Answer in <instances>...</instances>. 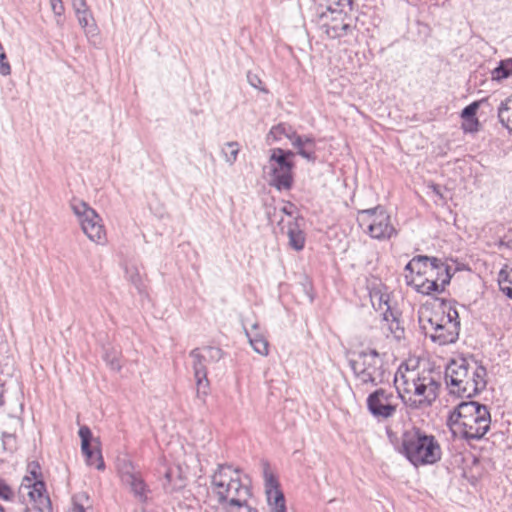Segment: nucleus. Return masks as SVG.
Here are the masks:
<instances>
[{
    "label": "nucleus",
    "mask_w": 512,
    "mask_h": 512,
    "mask_svg": "<svg viewBox=\"0 0 512 512\" xmlns=\"http://www.w3.org/2000/svg\"><path fill=\"white\" fill-rule=\"evenodd\" d=\"M395 383L398 396L391 390L379 388L367 397V409L375 418L388 419L394 416L398 397L414 409L430 406L436 400L440 388V383L431 372L420 375L409 369L405 373L399 369L395 375Z\"/></svg>",
    "instance_id": "f257e3e1"
},
{
    "label": "nucleus",
    "mask_w": 512,
    "mask_h": 512,
    "mask_svg": "<svg viewBox=\"0 0 512 512\" xmlns=\"http://www.w3.org/2000/svg\"><path fill=\"white\" fill-rule=\"evenodd\" d=\"M211 490L226 512H257L247 504L250 489L241 482L240 471L231 465H218L211 476Z\"/></svg>",
    "instance_id": "f03ea898"
},
{
    "label": "nucleus",
    "mask_w": 512,
    "mask_h": 512,
    "mask_svg": "<svg viewBox=\"0 0 512 512\" xmlns=\"http://www.w3.org/2000/svg\"><path fill=\"white\" fill-rule=\"evenodd\" d=\"M402 452L415 466L433 464L441 457V449L435 438L419 428H412L403 433Z\"/></svg>",
    "instance_id": "7ed1b4c3"
},
{
    "label": "nucleus",
    "mask_w": 512,
    "mask_h": 512,
    "mask_svg": "<svg viewBox=\"0 0 512 512\" xmlns=\"http://www.w3.org/2000/svg\"><path fill=\"white\" fill-rule=\"evenodd\" d=\"M348 362L359 384L377 386L385 381L384 362L375 349L353 352Z\"/></svg>",
    "instance_id": "20e7f679"
},
{
    "label": "nucleus",
    "mask_w": 512,
    "mask_h": 512,
    "mask_svg": "<svg viewBox=\"0 0 512 512\" xmlns=\"http://www.w3.org/2000/svg\"><path fill=\"white\" fill-rule=\"evenodd\" d=\"M432 265L426 269L425 276L406 275V283L422 294L441 293L448 284V265L432 257Z\"/></svg>",
    "instance_id": "39448f33"
},
{
    "label": "nucleus",
    "mask_w": 512,
    "mask_h": 512,
    "mask_svg": "<svg viewBox=\"0 0 512 512\" xmlns=\"http://www.w3.org/2000/svg\"><path fill=\"white\" fill-rule=\"evenodd\" d=\"M33 478L24 477L16 494V501L24 504L23 512H30L27 500L32 504L33 508L40 512H50L51 502L46 494L45 484L37 479L35 471L31 472Z\"/></svg>",
    "instance_id": "423d86ee"
},
{
    "label": "nucleus",
    "mask_w": 512,
    "mask_h": 512,
    "mask_svg": "<svg viewBox=\"0 0 512 512\" xmlns=\"http://www.w3.org/2000/svg\"><path fill=\"white\" fill-rule=\"evenodd\" d=\"M70 207L78 218L81 229L84 234L96 244H104L106 242V232L102 219L98 213L91 208L86 202L73 199Z\"/></svg>",
    "instance_id": "0eeeda50"
},
{
    "label": "nucleus",
    "mask_w": 512,
    "mask_h": 512,
    "mask_svg": "<svg viewBox=\"0 0 512 512\" xmlns=\"http://www.w3.org/2000/svg\"><path fill=\"white\" fill-rule=\"evenodd\" d=\"M357 220L360 227L374 239H389L396 233L389 214L381 206L360 211Z\"/></svg>",
    "instance_id": "6e6552de"
},
{
    "label": "nucleus",
    "mask_w": 512,
    "mask_h": 512,
    "mask_svg": "<svg viewBox=\"0 0 512 512\" xmlns=\"http://www.w3.org/2000/svg\"><path fill=\"white\" fill-rule=\"evenodd\" d=\"M294 156L290 150L274 148L269 158L271 169L270 183L277 189H289L292 185V168L293 163L289 160Z\"/></svg>",
    "instance_id": "1a4fd4ad"
},
{
    "label": "nucleus",
    "mask_w": 512,
    "mask_h": 512,
    "mask_svg": "<svg viewBox=\"0 0 512 512\" xmlns=\"http://www.w3.org/2000/svg\"><path fill=\"white\" fill-rule=\"evenodd\" d=\"M472 419V422L466 420L454 423L452 430H450L453 442H456L458 438L468 441L479 440L488 432L491 423L490 413H488V417H485V422H480L476 417H472Z\"/></svg>",
    "instance_id": "9d476101"
},
{
    "label": "nucleus",
    "mask_w": 512,
    "mask_h": 512,
    "mask_svg": "<svg viewBox=\"0 0 512 512\" xmlns=\"http://www.w3.org/2000/svg\"><path fill=\"white\" fill-rule=\"evenodd\" d=\"M447 323L448 317L445 318L443 316L439 320L432 317L429 318L428 325L423 326L426 337H428L435 345L434 352L443 360H445L446 345L448 344V328L446 327Z\"/></svg>",
    "instance_id": "9b49d317"
},
{
    "label": "nucleus",
    "mask_w": 512,
    "mask_h": 512,
    "mask_svg": "<svg viewBox=\"0 0 512 512\" xmlns=\"http://www.w3.org/2000/svg\"><path fill=\"white\" fill-rule=\"evenodd\" d=\"M488 408L475 401H461L456 404L454 409L450 411V430L454 423H460L468 420L472 422V417H476L480 422H485L488 417Z\"/></svg>",
    "instance_id": "f8f14e48"
},
{
    "label": "nucleus",
    "mask_w": 512,
    "mask_h": 512,
    "mask_svg": "<svg viewBox=\"0 0 512 512\" xmlns=\"http://www.w3.org/2000/svg\"><path fill=\"white\" fill-rule=\"evenodd\" d=\"M487 370L484 366L479 365L473 372L472 378H467L464 380L460 389L452 390L450 389V395L457 393L458 395L453 397L454 400H458L459 397H467L471 398L477 393L483 391L486 388L487 381Z\"/></svg>",
    "instance_id": "ddd939ff"
},
{
    "label": "nucleus",
    "mask_w": 512,
    "mask_h": 512,
    "mask_svg": "<svg viewBox=\"0 0 512 512\" xmlns=\"http://www.w3.org/2000/svg\"><path fill=\"white\" fill-rule=\"evenodd\" d=\"M81 439V450L86 458V463L89 466H94L98 470H103L105 467L101 451L98 447H92V432L89 427L81 426L78 431Z\"/></svg>",
    "instance_id": "4468645a"
},
{
    "label": "nucleus",
    "mask_w": 512,
    "mask_h": 512,
    "mask_svg": "<svg viewBox=\"0 0 512 512\" xmlns=\"http://www.w3.org/2000/svg\"><path fill=\"white\" fill-rule=\"evenodd\" d=\"M351 17L318 20L320 29L329 38L336 39L352 33L354 26Z\"/></svg>",
    "instance_id": "2eb2a0df"
},
{
    "label": "nucleus",
    "mask_w": 512,
    "mask_h": 512,
    "mask_svg": "<svg viewBox=\"0 0 512 512\" xmlns=\"http://www.w3.org/2000/svg\"><path fill=\"white\" fill-rule=\"evenodd\" d=\"M469 374V361L457 352L450 355V386L460 389Z\"/></svg>",
    "instance_id": "dca6fc26"
},
{
    "label": "nucleus",
    "mask_w": 512,
    "mask_h": 512,
    "mask_svg": "<svg viewBox=\"0 0 512 512\" xmlns=\"http://www.w3.org/2000/svg\"><path fill=\"white\" fill-rule=\"evenodd\" d=\"M450 465L457 466L460 476L466 479H476L477 475L473 472L474 468H478L479 459L470 452H457L450 455Z\"/></svg>",
    "instance_id": "f3484780"
},
{
    "label": "nucleus",
    "mask_w": 512,
    "mask_h": 512,
    "mask_svg": "<svg viewBox=\"0 0 512 512\" xmlns=\"http://www.w3.org/2000/svg\"><path fill=\"white\" fill-rule=\"evenodd\" d=\"M189 356L192 359V367L194 370V377L197 384L198 394L203 393L204 395L208 392L209 381L207 379L206 363L202 356L201 350L196 348L193 349Z\"/></svg>",
    "instance_id": "a211bd4d"
},
{
    "label": "nucleus",
    "mask_w": 512,
    "mask_h": 512,
    "mask_svg": "<svg viewBox=\"0 0 512 512\" xmlns=\"http://www.w3.org/2000/svg\"><path fill=\"white\" fill-rule=\"evenodd\" d=\"M487 102V98H483L481 100L474 101L463 108L460 113V117L462 119L461 128L465 133H476L480 130L481 124L477 118V111L479 107Z\"/></svg>",
    "instance_id": "6ab92c4d"
},
{
    "label": "nucleus",
    "mask_w": 512,
    "mask_h": 512,
    "mask_svg": "<svg viewBox=\"0 0 512 512\" xmlns=\"http://www.w3.org/2000/svg\"><path fill=\"white\" fill-rule=\"evenodd\" d=\"M122 482L129 486L135 496L143 499L145 497V483L138 472L130 465H124L120 470Z\"/></svg>",
    "instance_id": "aec40b11"
},
{
    "label": "nucleus",
    "mask_w": 512,
    "mask_h": 512,
    "mask_svg": "<svg viewBox=\"0 0 512 512\" xmlns=\"http://www.w3.org/2000/svg\"><path fill=\"white\" fill-rule=\"evenodd\" d=\"M266 493L270 512H286L284 495L278 489L277 480L272 475L266 477Z\"/></svg>",
    "instance_id": "412c9836"
},
{
    "label": "nucleus",
    "mask_w": 512,
    "mask_h": 512,
    "mask_svg": "<svg viewBox=\"0 0 512 512\" xmlns=\"http://www.w3.org/2000/svg\"><path fill=\"white\" fill-rule=\"evenodd\" d=\"M287 236L289 238V245L296 251H300L305 245V234L300 227L297 218L290 220L287 223Z\"/></svg>",
    "instance_id": "4be33fe9"
},
{
    "label": "nucleus",
    "mask_w": 512,
    "mask_h": 512,
    "mask_svg": "<svg viewBox=\"0 0 512 512\" xmlns=\"http://www.w3.org/2000/svg\"><path fill=\"white\" fill-rule=\"evenodd\" d=\"M292 145L297 149V153L307 159L308 161H314L315 155V140L311 137L294 136Z\"/></svg>",
    "instance_id": "5701e85b"
},
{
    "label": "nucleus",
    "mask_w": 512,
    "mask_h": 512,
    "mask_svg": "<svg viewBox=\"0 0 512 512\" xmlns=\"http://www.w3.org/2000/svg\"><path fill=\"white\" fill-rule=\"evenodd\" d=\"M257 329L258 324L255 323L252 325L251 332L245 329V334L253 350L262 356H267L269 353V343L263 335L257 332Z\"/></svg>",
    "instance_id": "b1692460"
},
{
    "label": "nucleus",
    "mask_w": 512,
    "mask_h": 512,
    "mask_svg": "<svg viewBox=\"0 0 512 512\" xmlns=\"http://www.w3.org/2000/svg\"><path fill=\"white\" fill-rule=\"evenodd\" d=\"M432 258L427 256H416L405 266V276H425L426 269L432 265Z\"/></svg>",
    "instance_id": "393cba45"
},
{
    "label": "nucleus",
    "mask_w": 512,
    "mask_h": 512,
    "mask_svg": "<svg viewBox=\"0 0 512 512\" xmlns=\"http://www.w3.org/2000/svg\"><path fill=\"white\" fill-rule=\"evenodd\" d=\"M497 116L500 124L509 132H512V94L500 102L497 108Z\"/></svg>",
    "instance_id": "a878e982"
},
{
    "label": "nucleus",
    "mask_w": 512,
    "mask_h": 512,
    "mask_svg": "<svg viewBox=\"0 0 512 512\" xmlns=\"http://www.w3.org/2000/svg\"><path fill=\"white\" fill-rule=\"evenodd\" d=\"M508 78H512V70L506 58L500 60L497 66L491 71V80L501 83Z\"/></svg>",
    "instance_id": "bb28decb"
},
{
    "label": "nucleus",
    "mask_w": 512,
    "mask_h": 512,
    "mask_svg": "<svg viewBox=\"0 0 512 512\" xmlns=\"http://www.w3.org/2000/svg\"><path fill=\"white\" fill-rule=\"evenodd\" d=\"M80 27L84 30L86 35H95L97 27L90 10L75 14Z\"/></svg>",
    "instance_id": "cd10ccee"
},
{
    "label": "nucleus",
    "mask_w": 512,
    "mask_h": 512,
    "mask_svg": "<svg viewBox=\"0 0 512 512\" xmlns=\"http://www.w3.org/2000/svg\"><path fill=\"white\" fill-rule=\"evenodd\" d=\"M498 284L500 291L508 298L512 299V269H501L498 275Z\"/></svg>",
    "instance_id": "c85d7f7f"
},
{
    "label": "nucleus",
    "mask_w": 512,
    "mask_h": 512,
    "mask_svg": "<svg viewBox=\"0 0 512 512\" xmlns=\"http://www.w3.org/2000/svg\"><path fill=\"white\" fill-rule=\"evenodd\" d=\"M239 151H240V148H239L238 142L231 141V142H227L224 144V146L222 147L221 153L224 157L225 162L228 165L232 166L237 160Z\"/></svg>",
    "instance_id": "c756f323"
},
{
    "label": "nucleus",
    "mask_w": 512,
    "mask_h": 512,
    "mask_svg": "<svg viewBox=\"0 0 512 512\" xmlns=\"http://www.w3.org/2000/svg\"><path fill=\"white\" fill-rule=\"evenodd\" d=\"M281 135L286 136L291 140H294V136H297L294 131L290 127H287L285 124H278L270 130L268 137H273L275 140L279 139Z\"/></svg>",
    "instance_id": "7c9ffc66"
},
{
    "label": "nucleus",
    "mask_w": 512,
    "mask_h": 512,
    "mask_svg": "<svg viewBox=\"0 0 512 512\" xmlns=\"http://www.w3.org/2000/svg\"><path fill=\"white\" fill-rule=\"evenodd\" d=\"M354 2L353 0H326L327 9H337L340 12H352Z\"/></svg>",
    "instance_id": "2f4dec72"
},
{
    "label": "nucleus",
    "mask_w": 512,
    "mask_h": 512,
    "mask_svg": "<svg viewBox=\"0 0 512 512\" xmlns=\"http://www.w3.org/2000/svg\"><path fill=\"white\" fill-rule=\"evenodd\" d=\"M201 353L204 357V360L207 362H217L223 356L222 350L217 347H205L203 350H201Z\"/></svg>",
    "instance_id": "473e14b6"
},
{
    "label": "nucleus",
    "mask_w": 512,
    "mask_h": 512,
    "mask_svg": "<svg viewBox=\"0 0 512 512\" xmlns=\"http://www.w3.org/2000/svg\"><path fill=\"white\" fill-rule=\"evenodd\" d=\"M49 2H50L51 10H52L54 16L56 17V24L59 27H62L63 23H62L61 17L64 15V12H65V7H64L63 1L62 0H49Z\"/></svg>",
    "instance_id": "72a5a7b5"
},
{
    "label": "nucleus",
    "mask_w": 512,
    "mask_h": 512,
    "mask_svg": "<svg viewBox=\"0 0 512 512\" xmlns=\"http://www.w3.org/2000/svg\"><path fill=\"white\" fill-rule=\"evenodd\" d=\"M174 478V471L172 469H168L165 472V479L163 482V487L166 491L172 492L174 490H177L183 486V480L179 478V484L173 483Z\"/></svg>",
    "instance_id": "f704fd0d"
},
{
    "label": "nucleus",
    "mask_w": 512,
    "mask_h": 512,
    "mask_svg": "<svg viewBox=\"0 0 512 512\" xmlns=\"http://www.w3.org/2000/svg\"><path fill=\"white\" fill-rule=\"evenodd\" d=\"M345 17H351V12L343 11L340 12L337 9H327L325 11H321L318 14V20L322 19H332V18H345Z\"/></svg>",
    "instance_id": "c9c22d12"
},
{
    "label": "nucleus",
    "mask_w": 512,
    "mask_h": 512,
    "mask_svg": "<svg viewBox=\"0 0 512 512\" xmlns=\"http://www.w3.org/2000/svg\"><path fill=\"white\" fill-rule=\"evenodd\" d=\"M84 501H88V495L86 493L76 494L73 497V506L68 512H85Z\"/></svg>",
    "instance_id": "e433bc0d"
},
{
    "label": "nucleus",
    "mask_w": 512,
    "mask_h": 512,
    "mask_svg": "<svg viewBox=\"0 0 512 512\" xmlns=\"http://www.w3.org/2000/svg\"><path fill=\"white\" fill-rule=\"evenodd\" d=\"M0 497L4 500L16 501L14 491L0 478Z\"/></svg>",
    "instance_id": "4c0bfd02"
},
{
    "label": "nucleus",
    "mask_w": 512,
    "mask_h": 512,
    "mask_svg": "<svg viewBox=\"0 0 512 512\" xmlns=\"http://www.w3.org/2000/svg\"><path fill=\"white\" fill-rule=\"evenodd\" d=\"M389 330L391 332V334L393 335V337L396 339V340H401L402 338H404V328L400 326V323L397 319H393L390 323H389Z\"/></svg>",
    "instance_id": "58836bf2"
},
{
    "label": "nucleus",
    "mask_w": 512,
    "mask_h": 512,
    "mask_svg": "<svg viewBox=\"0 0 512 512\" xmlns=\"http://www.w3.org/2000/svg\"><path fill=\"white\" fill-rule=\"evenodd\" d=\"M11 73V67L7 60L4 48L2 44H0V74L3 76H7Z\"/></svg>",
    "instance_id": "ea45409f"
},
{
    "label": "nucleus",
    "mask_w": 512,
    "mask_h": 512,
    "mask_svg": "<svg viewBox=\"0 0 512 512\" xmlns=\"http://www.w3.org/2000/svg\"><path fill=\"white\" fill-rule=\"evenodd\" d=\"M71 4L75 14H79L80 12L90 10L86 3V0H74L73 2H71Z\"/></svg>",
    "instance_id": "a19ab883"
},
{
    "label": "nucleus",
    "mask_w": 512,
    "mask_h": 512,
    "mask_svg": "<svg viewBox=\"0 0 512 512\" xmlns=\"http://www.w3.org/2000/svg\"><path fill=\"white\" fill-rule=\"evenodd\" d=\"M105 360L112 370L119 371L121 369V364L115 355L111 357L107 354Z\"/></svg>",
    "instance_id": "79ce46f5"
},
{
    "label": "nucleus",
    "mask_w": 512,
    "mask_h": 512,
    "mask_svg": "<svg viewBox=\"0 0 512 512\" xmlns=\"http://www.w3.org/2000/svg\"><path fill=\"white\" fill-rule=\"evenodd\" d=\"M247 80L249 82V84L251 86H253L254 88H258L260 90H263L261 87H260V84L262 83V81L260 80V78L256 75V74H253L251 72H248L247 74Z\"/></svg>",
    "instance_id": "37998d69"
},
{
    "label": "nucleus",
    "mask_w": 512,
    "mask_h": 512,
    "mask_svg": "<svg viewBox=\"0 0 512 512\" xmlns=\"http://www.w3.org/2000/svg\"><path fill=\"white\" fill-rule=\"evenodd\" d=\"M451 324L453 325L454 332L450 331V343H453L459 336L460 320H455V322H452Z\"/></svg>",
    "instance_id": "c03bdc74"
},
{
    "label": "nucleus",
    "mask_w": 512,
    "mask_h": 512,
    "mask_svg": "<svg viewBox=\"0 0 512 512\" xmlns=\"http://www.w3.org/2000/svg\"><path fill=\"white\" fill-rule=\"evenodd\" d=\"M432 192L439 197L441 201L444 202V194L447 191L446 187L443 189L439 185H432Z\"/></svg>",
    "instance_id": "a18cd8bd"
},
{
    "label": "nucleus",
    "mask_w": 512,
    "mask_h": 512,
    "mask_svg": "<svg viewBox=\"0 0 512 512\" xmlns=\"http://www.w3.org/2000/svg\"><path fill=\"white\" fill-rule=\"evenodd\" d=\"M455 320H459V313L456 309L450 306V324L455 322Z\"/></svg>",
    "instance_id": "49530a36"
},
{
    "label": "nucleus",
    "mask_w": 512,
    "mask_h": 512,
    "mask_svg": "<svg viewBox=\"0 0 512 512\" xmlns=\"http://www.w3.org/2000/svg\"><path fill=\"white\" fill-rule=\"evenodd\" d=\"M293 204L291 203H288L286 205H284L282 208H281V212H283L284 214L288 215V216H292V208H293Z\"/></svg>",
    "instance_id": "de8ad7c7"
},
{
    "label": "nucleus",
    "mask_w": 512,
    "mask_h": 512,
    "mask_svg": "<svg viewBox=\"0 0 512 512\" xmlns=\"http://www.w3.org/2000/svg\"><path fill=\"white\" fill-rule=\"evenodd\" d=\"M442 367H443V370H444V378H445V380H447V377H448V362H444Z\"/></svg>",
    "instance_id": "09e8293b"
},
{
    "label": "nucleus",
    "mask_w": 512,
    "mask_h": 512,
    "mask_svg": "<svg viewBox=\"0 0 512 512\" xmlns=\"http://www.w3.org/2000/svg\"><path fill=\"white\" fill-rule=\"evenodd\" d=\"M2 397H3V387L0 384V405L2 404Z\"/></svg>",
    "instance_id": "8fccbe9b"
},
{
    "label": "nucleus",
    "mask_w": 512,
    "mask_h": 512,
    "mask_svg": "<svg viewBox=\"0 0 512 512\" xmlns=\"http://www.w3.org/2000/svg\"><path fill=\"white\" fill-rule=\"evenodd\" d=\"M441 301V306L445 305L446 300L444 298L439 299Z\"/></svg>",
    "instance_id": "3c124183"
},
{
    "label": "nucleus",
    "mask_w": 512,
    "mask_h": 512,
    "mask_svg": "<svg viewBox=\"0 0 512 512\" xmlns=\"http://www.w3.org/2000/svg\"><path fill=\"white\" fill-rule=\"evenodd\" d=\"M0 512H5L4 508L0 505Z\"/></svg>",
    "instance_id": "603ef678"
},
{
    "label": "nucleus",
    "mask_w": 512,
    "mask_h": 512,
    "mask_svg": "<svg viewBox=\"0 0 512 512\" xmlns=\"http://www.w3.org/2000/svg\"><path fill=\"white\" fill-rule=\"evenodd\" d=\"M74 0H71V2H73Z\"/></svg>",
    "instance_id": "864d4df0"
}]
</instances>
